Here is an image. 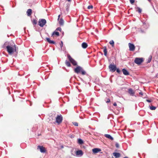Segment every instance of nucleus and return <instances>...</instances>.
<instances>
[{"label":"nucleus","instance_id":"b1692460","mask_svg":"<svg viewBox=\"0 0 158 158\" xmlns=\"http://www.w3.org/2000/svg\"><path fill=\"white\" fill-rule=\"evenodd\" d=\"M156 108L155 106H152L150 107V109L152 110H155Z\"/></svg>","mask_w":158,"mask_h":158},{"label":"nucleus","instance_id":"2eb2a0df","mask_svg":"<svg viewBox=\"0 0 158 158\" xmlns=\"http://www.w3.org/2000/svg\"><path fill=\"white\" fill-rule=\"evenodd\" d=\"M59 32L56 31V30L54 31L52 35V36H53L54 35H56L57 36H59Z\"/></svg>","mask_w":158,"mask_h":158},{"label":"nucleus","instance_id":"7c9ffc66","mask_svg":"<svg viewBox=\"0 0 158 158\" xmlns=\"http://www.w3.org/2000/svg\"><path fill=\"white\" fill-rule=\"evenodd\" d=\"M73 124L76 126H78V123L77 122H74L73 123Z\"/></svg>","mask_w":158,"mask_h":158},{"label":"nucleus","instance_id":"cd10ccee","mask_svg":"<svg viewBox=\"0 0 158 158\" xmlns=\"http://www.w3.org/2000/svg\"><path fill=\"white\" fill-rule=\"evenodd\" d=\"M61 27H58L57 28L56 30V31H61Z\"/></svg>","mask_w":158,"mask_h":158},{"label":"nucleus","instance_id":"9b49d317","mask_svg":"<svg viewBox=\"0 0 158 158\" xmlns=\"http://www.w3.org/2000/svg\"><path fill=\"white\" fill-rule=\"evenodd\" d=\"M92 151L94 153H97L101 151V149L99 148H94L93 149Z\"/></svg>","mask_w":158,"mask_h":158},{"label":"nucleus","instance_id":"423d86ee","mask_svg":"<svg viewBox=\"0 0 158 158\" xmlns=\"http://www.w3.org/2000/svg\"><path fill=\"white\" fill-rule=\"evenodd\" d=\"M46 21L44 19H41L39 20L38 24L41 27H43L46 23Z\"/></svg>","mask_w":158,"mask_h":158},{"label":"nucleus","instance_id":"1a4fd4ad","mask_svg":"<svg viewBox=\"0 0 158 158\" xmlns=\"http://www.w3.org/2000/svg\"><path fill=\"white\" fill-rule=\"evenodd\" d=\"M37 149H39L41 153H45L46 152V150L44 148L43 146L38 145L37 146Z\"/></svg>","mask_w":158,"mask_h":158},{"label":"nucleus","instance_id":"5701e85b","mask_svg":"<svg viewBox=\"0 0 158 158\" xmlns=\"http://www.w3.org/2000/svg\"><path fill=\"white\" fill-rule=\"evenodd\" d=\"M65 64L68 67H70L71 66L70 64L69 61L66 60L65 61Z\"/></svg>","mask_w":158,"mask_h":158},{"label":"nucleus","instance_id":"412c9836","mask_svg":"<svg viewBox=\"0 0 158 158\" xmlns=\"http://www.w3.org/2000/svg\"><path fill=\"white\" fill-rule=\"evenodd\" d=\"M136 11H138L139 13H141L142 11V10L139 7H137L135 8Z\"/></svg>","mask_w":158,"mask_h":158},{"label":"nucleus","instance_id":"4c0bfd02","mask_svg":"<svg viewBox=\"0 0 158 158\" xmlns=\"http://www.w3.org/2000/svg\"><path fill=\"white\" fill-rule=\"evenodd\" d=\"M113 105L114 106H117V104L116 102H114L113 104Z\"/></svg>","mask_w":158,"mask_h":158},{"label":"nucleus","instance_id":"f3484780","mask_svg":"<svg viewBox=\"0 0 158 158\" xmlns=\"http://www.w3.org/2000/svg\"><path fill=\"white\" fill-rule=\"evenodd\" d=\"M32 13V10L31 9H28L27 11V14L28 16H30Z\"/></svg>","mask_w":158,"mask_h":158},{"label":"nucleus","instance_id":"f704fd0d","mask_svg":"<svg viewBox=\"0 0 158 158\" xmlns=\"http://www.w3.org/2000/svg\"><path fill=\"white\" fill-rule=\"evenodd\" d=\"M37 23L36 21L34 20L33 21V24H36Z\"/></svg>","mask_w":158,"mask_h":158},{"label":"nucleus","instance_id":"ea45409f","mask_svg":"<svg viewBox=\"0 0 158 158\" xmlns=\"http://www.w3.org/2000/svg\"><path fill=\"white\" fill-rule=\"evenodd\" d=\"M60 15H59L58 16V20H59V19H60Z\"/></svg>","mask_w":158,"mask_h":158},{"label":"nucleus","instance_id":"a19ab883","mask_svg":"<svg viewBox=\"0 0 158 158\" xmlns=\"http://www.w3.org/2000/svg\"><path fill=\"white\" fill-rule=\"evenodd\" d=\"M139 94H140V95H143V93H142V92H140L139 93Z\"/></svg>","mask_w":158,"mask_h":158},{"label":"nucleus","instance_id":"c03bdc74","mask_svg":"<svg viewBox=\"0 0 158 158\" xmlns=\"http://www.w3.org/2000/svg\"><path fill=\"white\" fill-rule=\"evenodd\" d=\"M67 1L69 2H70L71 1V0H67Z\"/></svg>","mask_w":158,"mask_h":158},{"label":"nucleus","instance_id":"c9c22d12","mask_svg":"<svg viewBox=\"0 0 158 158\" xmlns=\"http://www.w3.org/2000/svg\"><path fill=\"white\" fill-rule=\"evenodd\" d=\"M110 100L109 99H108L107 101H106V103H109L110 102Z\"/></svg>","mask_w":158,"mask_h":158},{"label":"nucleus","instance_id":"79ce46f5","mask_svg":"<svg viewBox=\"0 0 158 158\" xmlns=\"http://www.w3.org/2000/svg\"><path fill=\"white\" fill-rule=\"evenodd\" d=\"M123 158H128L127 156H125V157H124Z\"/></svg>","mask_w":158,"mask_h":158},{"label":"nucleus","instance_id":"c756f323","mask_svg":"<svg viewBox=\"0 0 158 158\" xmlns=\"http://www.w3.org/2000/svg\"><path fill=\"white\" fill-rule=\"evenodd\" d=\"M131 4H133L135 2V0H129Z\"/></svg>","mask_w":158,"mask_h":158},{"label":"nucleus","instance_id":"72a5a7b5","mask_svg":"<svg viewBox=\"0 0 158 158\" xmlns=\"http://www.w3.org/2000/svg\"><path fill=\"white\" fill-rule=\"evenodd\" d=\"M115 146L116 148H118L119 147V144H118V143H117L115 144Z\"/></svg>","mask_w":158,"mask_h":158},{"label":"nucleus","instance_id":"6ab92c4d","mask_svg":"<svg viewBox=\"0 0 158 158\" xmlns=\"http://www.w3.org/2000/svg\"><path fill=\"white\" fill-rule=\"evenodd\" d=\"M103 52L104 53V55L105 56H106L107 55V50L106 48V46L103 47Z\"/></svg>","mask_w":158,"mask_h":158},{"label":"nucleus","instance_id":"c85d7f7f","mask_svg":"<svg viewBox=\"0 0 158 158\" xmlns=\"http://www.w3.org/2000/svg\"><path fill=\"white\" fill-rule=\"evenodd\" d=\"M93 6H92V5H90V6H89L88 7H87V8L88 9H92L93 8Z\"/></svg>","mask_w":158,"mask_h":158},{"label":"nucleus","instance_id":"20e7f679","mask_svg":"<svg viewBox=\"0 0 158 158\" xmlns=\"http://www.w3.org/2000/svg\"><path fill=\"white\" fill-rule=\"evenodd\" d=\"M67 57L69 61L73 65H77V63L76 61L73 59L69 54H67Z\"/></svg>","mask_w":158,"mask_h":158},{"label":"nucleus","instance_id":"6e6552de","mask_svg":"<svg viewBox=\"0 0 158 158\" xmlns=\"http://www.w3.org/2000/svg\"><path fill=\"white\" fill-rule=\"evenodd\" d=\"M128 46L130 51H133L135 50V47L133 44L130 43L128 44Z\"/></svg>","mask_w":158,"mask_h":158},{"label":"nucleus","instance_id":"bb28decb","mask_svg":"<svg viewBox=\"0 0 158 158\" xmlns=\"http://www.w3.org/2000/svg\"><path fill=\"white\" fill-rule=\"evenodd\" d=\"M69 6L68 5H67V6L66 7V10L64 11V12L66 14L69 11Z\"/></svg>","mask_w":158,"mask_h":158},{"label":"nucleus","instance_id":"4be33fe9","mask_svg":"<svg viewBox=\"0 0 158 158\" xmlns=\"http://www.w3.org/2000/svg\"><path fill=\"white\" fill-rule=\"evenodd\" d=\"M59 24L60 25H63L64 24V21L62 19H60L59 21Z\"/></svg>","mask_w":158,"mask_h":158},{"label":"nucleus","instance_id":"2f4dec72","mask_svg":"<svg viewBox=\"0 0 158 158\" xmlns=\"http://www.w3.org/2000/svg\"><path fill=\"white\" fill-rule=\"evenodd\" d=\"M116 70L117 72L118 73H120V71L118 69H116Z\"/></svg>","mask_w":158,"mask_h":158},{"label":"nucleus","instance_id":"a878e982","mask_svg":"<svg viewBox=\"0 0 158 158\" xmlns=\"http://www.w3.org/2000/svg\"><path fill=\"white\" fill-rule=\"evenodd\" d=\"M109 43L111 44L112 47L114 46V42L113 40H111L110 42Z\"/></svg>","mask_w":158,"mask_h":158},{"label":"nucleus","instance_id":"37998d69","mask_svg":"<svg viewBox=\"0 0 158 158\" xmlns=\"http://www.w3.org/2000/svg\"><path fill=\"white\" fill-rule=\"evenodd\" d=\"M145 25V24H143V27H144Z\"/></svg>","mask_w":158,"mask_h":158},{"label":"nucleus","instance_id":"f8f14e48","mask_svg":"<svg viewBox=\"0 0 158 158\" xmlns=\"http://www.w3.org/2000/svg\"><path fill=\"white\" fill-rule=\"evenodd\" d=\"M113 155L114 156L115 158H118L120 156V153L118 152H114L112 153Z\"/></svg>","mask_w":158,"mask_h":158},{"label":"nucleus","instance_id":"a18cd8bd","mask_svg":"<svg viewBox=\"0 0 158 158\" xmlns=\"http://www.w3.org/2000/svg\"><path fill=\"white\" fill-rule=\"evenodd\" d=\"M148 0V1H150V0Z\"/></svg>","mask_w":158,"mask_h":158},{"label":"nucleus","instance_id":"473e14b6","mask_svg":"<svg viewBox=\"0 0 158 158\" xmlns=\"http://www.w3.org/2000/svg\"><path fill=\"white\" fill-rule=\"evenodd\" d=\"M61 43L60 44V46L61 48L63 46V43L62 41H61Z\"/></svg>","mask_w":158,"mask_h":158},{"label":"nucleus","instance_id":"4468645a","mask_svg":"<svg viewBox=\"0 0 158 158\" xmlns=\"http://www.w3.org/2000/svg\"><path fill=\"white\" fill-rule=\"evenodd\" d=\"M47 41L50 44H55L56 43L53 40H50V39L48 38H46Z\"/></svg>","mask_w":158,"mask_h":158},{"label":"nucleus","instance_id":"7ed1b4c3","mask_svg":"<svg viewBox=\"0 0 158 158\" xmlns=\"http://www.w3.org/2000/svg\"><path fill=\"white\" fill-rule=\"evenodd\" d=\"M143 61V59L142 58L136 57L134 60V62L138 65L141 64Z\"/></svg>","mask_w":158,"mask_h":158},{"label":"nucleus","instance_id":"f03ea898","mask_svg":"<svg viewBox=\"0 0 158 158\" xmlns=\"http://www.w3.org/2000/svg\"><path fill=\"white\" fill-rule=\"evenodd\" d=\"M74 72L77 73H79L81 72V74L83 75H85L86 74L85 71L80 66H77L74 69Z\"/></svg>","mask_w":158,"mask_h":158},{"label":"nucleus","instance_id":"f257e3e1","mask_svg":"<svg viewBox=\"0 0 158 158\" xmlns=\"http://www.w3.org/2000/svg\"><path fill=\"white\" fill-rule=\"evenodd\" d=\"M7 44V42L5 43L4 45H3V48L5 47H6L7 51L9 54H12L14 51H16V48L15 47V45H8L6 46V45Z\"/></svg>","mask_w":158,"mask_h":158},{"label":"nucleus","instance_id":"e433bc0d","mask_svg":"<svg viewBox=\"0 0 158 158\" xmlns=\"http://www.w3.org/2000/svg\"><path fill=\"white\" fill-rule=\"evenodd\" d=\"M151 58H152V57H151V58H149L148 59V62H150L151 61Z\"/></svg>","mask_w":158,"mask_h":158},{"label":"nucleus","instance_id":"9d476101","mask_svg":"<svg viewBox=\"0 0 158 158\" xmlns=\"http://www.w3.org/2000/svg\"><path fill=\"white\" fill-rule=\"evenodd\" d=\"M128 92L130 94V95H131L132 96H134V94H135V92L133 91V90L132 89H131V88L129 89H128Z\"/></svg>","mask_w":158,"mask_h":158},{"label":"nucleus","instance_id":"a211bd4d","mask_svg":"<svg viewBox=\"0 0 158 158\" xmlns=\"http://www.w3.org/2000/svg\"><path fill=\"white\" fill-rule=\"evenodd\" d=\"M81 46L82 48H85L87 47L88 45L86 43L83 42L82 43Z\"/></svg>","mask_w":158,"mask_h":158},{"label":"nucleus","instance_id":"ddd939ff","mask_svg":"<svg viewBox=\"0 0 158 158\" xmlns=\"http://www.w3.org/2000/svg\"><path fill=\"white\" fill-rule=\"evenodd\" d=\"M122 71L123 74L125 75H128L129 74V72L125 69H122Z\"/></svg>","mask_w":158,"mask_h":158},{"label":"nucleus","instance_id":"393cba45","mask_svg":"<svg viewBox=\"0 0 158 158\" xmlns=\"http://www.w3.org/2000/svg\"><path fill=\"white\" fill-rule=\"evenodd\" d=\"M78 142L80 144H82L83 143V140L81 139H78Z\"/></svg>","mask_w":158,"mask_h":158},{"label":"nucleus","instance_id":"0eeeda50","mask_svg":"<svg viewBox=\"0 0 158 158\" xmlns=\"http://www.w3.org/2000/svg\"><path fill=\"white\" fill-rule=\"evenodd\" d=\"M109 68L110 71L113 72H115L116 69V65L112 64L109 65Z\"/></svg>","mask_w":158,"mask_h":158},{"label":"nucleus","instance_id":"aec40b11","mask_svg":"<svg viewBox=\"0 0 158 158\" xmlns=\"http://www.w3.org/2000/svg\"><path fill=\"white\" fill-rule=\"evenodd\" d=\"M83 154V152L81 150H78L76 152V155H82Z\"/></svg>","mask_w":158,"mask_h":158},{"label":"nucleus","instance_id":"dca6fc26","mask_svg":"<svg viewBox=\"0 0 158 158\" xmlns=\"http://www.w3.org/2000/svg\"><path fill=\"white\" fill-rule=\"evenodd\" d=\"M104 136L112 140H113L114 139L110 135L105 134Z\"/></svg>","mask_w":158,"mask_h":158},{"label":"nucleus","instance_id":"39448f33","mask_svg":"<svg viewBox=\"0 0 158 158\" xmlns=\"http://www.w3.org/2000/svg\"><path fill=\"white\" fill-rule=\"evenodd\" d=\"M63 120V117L61 115H58L56 118V122L58 124H60Z\"/></svg>","mask_w":158,"mask_h":158},{"label":"nucleus","instance_id":"49530a36","mask_svg":"<svg viewBox=\"0 0 158 158\" xmlns=\"http://www.w3.org/2000/svg\"><path fill=\"white\" fill-rule=\"evenodd\" d=\"M112 158H114V157H112Z\"/></svg>","mask_w":158,"mask_h":158},{"label":"nucleus","instance_id":"58836bf2","mask_svg":"<svg viewBox=\"0 0 158 158\" xmlns=\"http://www.w3.org/2000/svg\"><path fill=\"white\" fill-rule=\"evenodd\" d=\"M146 101H147V102H151V100H148V99H147V100H146Z\"/></svg>","mask_w":158,"mask_h":158}]
</instances>
